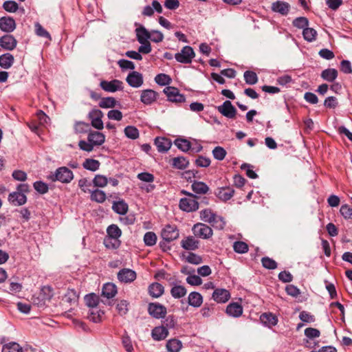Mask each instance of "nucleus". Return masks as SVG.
<instances>
[{
	"label": "nucleus",
	"instance_id": "f257e3e1",
	"mask_svg": "<svg viewBox=\"0 0 352 352\" xmlns=\"http://www.w3.org/2000/svg\"><path fill=\"white\" fill-rule=\"evenodd\" d=\"M187 197L182 198L179 201V208L183 211L190 212L196 211L199 208V203L195 195L186 190L182 191Z\"/></svg>",
	"mask_w": 352,
	"mask_h": 352
},
{
	"label": "nucleus",
	"instance_id": "f03ea898",
	"mask_svg": "<svg viewBox=\"0 0 352 352\" xmlns=\"http://www.w3.org/2000/svg\"><path fill=\"white\" fill-rule=\"evenodd\" d=\"M52 181H59L62 183H69L74 178L72 170L65 166H62L56 169L55 173L50 175Z\"/></svg>",
	"mask_w": 352,
	"mask_h": 352
},
{
	"label": "nucleus",
	"instance_id": "7ed1b4c3",
	"mask_svg": "<svg viewBox=\"0 0 352 352\" xmlns=\"http://www.w3.org/2000/svg\"><path fill=\"white\" fill-rule=\"evenodd\" d=\"M305 338L303 340L304 344L306 347L309 349L315 348L318 343L314 340L320 336V331L312 327H309L305 329Z\"/></svg>",
	"mask_w": 352,
	"mask_h": 352
},
{
	"label": "nucleus",
	"instance_id": "20e7f679",
	"mask_svg": "<svg viewBox=\"0 0 352 352\" xmlns=\"http://www.w3.org/2000/svg\"><path fill=\"white\" fill-rule=\"evenodd\" d=\"M195 56L193 49L188 45L184 47L182 50L175 55L176 60L181 63L188 64Z\"/></svg>",
	"mask_w": 352,
	"mask_h": 352
},
{
	"label": "nucleus",
	"instance_id": "39448f33",
	"mask_svg": "<svg viewBox=\"0 0 352 352\" xmlns=\"http://www.w3.org/2000/svg\"><path fill=\"white\" fill-rule=\"evenodd\" d=\"M192 230L195 236L204 239L210 238L213 234L211 228L202 223H197L195 224Z\"/></svg>",
	"mask_w": 352,
	"mask_h": 352
},
{
	"label": "nucleus",
	"instance_id": "423d86ee",
	"mask_svg": "<svg viewBox=\"0 0 352 352\" xmlns=\"http://www.w3.org/2000/svg\"><path fill=\"white\" fill-rule=\"evenodd\" d=\"M89 118L91 120V126L98 130H101L104 127L102 118L103 113L97 109H92L89 113Z\"/></svg>",
	"mask_w": 352,
	"mask_h": 352
},
{
	"label": "nucleus",
	"instance_id": "0eeeda50",
	"mask_svg": "<svg viewBox=\"0 0 352 352\" xmlns=\"http://www.w3.org/2000/svg\"><path fill=\"white\" fill-rule=\"evenodd\" d=\"M162 239L168 242L174 241L179 237V230L175 226L166 225L161 233Z\"/></svg>",
	"mask_w": 352,
	"mask_h": 352
},
{
	"label": "nucleus",
	"instance_id": "6e6552de",
	"mask_svg": "<svg viewBox=\"0 0 352 352\" xmlns=\"http://www.w3.org/2000/svg\"><path fill=\"white\" fill-rule=\"evenodd\" d=\"M164 92L170 102L180 103L185 101L184 96L181 94L175 87H167L164 89Z\"/></svg>",
	"mask_w": 352,
	"mask_h": 352
},
{
	"label": "nucleus",
	"instance_id": "1a4fd4ad",
	"mask_svg": "<svg viewBox=\"0 0 352 352\" xmlns=\"http://www.w3.org/2000/svg\"><path fill=\"white\" fill-rule=\"evenodd\" d=\"M122 84L120 80L115 79L111 81L102 80L100 86L105 91L116 92L123 89Z\"/></svg>",
	"mask_w": 352,
	"mask_h": 352
},
{
	"label": "nucleus",
	"instance_id": "9d476101",
	"mask_svg": "<svg viewBox=\"0 0 352 352\" xmlns=\"http://www.w3.org/2000/svg\"><path fill=\"white\" fill-rule=\"evenodd\" d=\"M217 109L219 113L228 118H234L236 114L235 107L229 100L225 101L222 105L217 107Z\"/></svg>",
	"mask_w": 352,
	"mask_h": 352
},
{
	"label": "nucleus",
	"instance_id": "9b49d317",
	"mask_svg": "<svg viewBox=\"0 0 352 352\" xmlns=\"http://www.w3.org/2000/svg\"><path fill=\"white\" fill-rule=\"evenodd\" d=\"M148 311L155 318H164L166 314V308L159 303H150Z\"/></svg>",
	"mask_w": 352,
	"mask_h": 352
},
{
	"label": "nucleus",
	"instance_id": "f8f14e48",
	"mask_svg": "<svg viewBox=\"0 0 352 352\" xmlns=\"http://www.w3.org/2000/svg\"><path fill=\"white\" fill-rule=\"evenodd\" d=\"M127 83L135 88L141 87L144 82L142 74L133 71L129 74L126 79Z\"/></svg>",
	"mask_w": 352,
	"mask_h": 352
},
{
	"label": "nucleus",
	"instance_id": "ddd939ff",
	"mask_svg": "<svg viewBox=\"0 0 352 352\" xmlns=\"http://www.w3.org/2000/svg\"><path fill=\"white\" fill-rule=\"evenodd\" d=\"M16 40L10 34H6L0 38V46L6 50H13L16 47Z\"/></svg>",
	"mask_w": 352,
	"mask_h": 352
},
{
	"label": "nucleus",
	"instance_id": "4468645a",
	"mask_svg": "<svg viewBox=\"0 0 352 352\" xmlns=\"http://www.w3.org/2000/svg\"><path fill=\"white\" fill-rule=\"evenodd\" d=\"M136 276L135 272L128 268L121 270L118 274L119 280L124 283L133 282L136 278Z\"/></svg>",
	"mask_w": 352,
	"mask_h": 352
},
{
	"label": "nucleus",
	"instance_id": "2eb2a0df",
	"mask_svg": "<svg viewBox=\"0 0 352 352\" xmlns=\"http://www.w3.org/2000/svg\"><path fill=\"white\" fill-rule=\"evenodd\" d=\"M157 93L153 89L142 90L140 95V100L146 105L153 104L157 98Z\"/></svg>",
	"mask_w": 352,
	"mask_h": 352
},
{
	"label": "nucleus",
	"instance_id": "dca6fc26",
	"mask_svg": "<svg viewBox=\"0 0 352 352\" xmlns=\"http://www.w3.org/2000/svg\"><path fill=\"white\" fill-rule=\"evenodd\" d=\"M230 298V292L226 289H216L212 294L213 300L218 303H224L227 302Z\"/></svg>",
	"mask_w": 352,
	"mask_h": 352
},
{
	"label": "nucleus",
	"instance_id": "f3484780",
	"mask_svg": "<svg viewBox=\"0 0 352 352\" xmlns=\"http://www.w3.org/2000/svg\"><path fill=\"white\" fill-rule=\"evenodd\" d=\"M8 201L15 206H19L25 204L27 201L26 195L20 192H11L8 196Z\"/></svg>",
	"mask_w": 352,
	"mask_h": 352
},
{
	"label": "nucleus",
	"instance_id": "a211bd4d",
	"mask_svg": "<svg viewBox=\"0 0 352 352\" xmlns=\"http://www.w3.org/2000/svg\"><path fill=\"white\" fill-rule=\"evenodd\" d=\"M234 194V190L230 187H222L217 189L216 196L221 201L230 200Z\"/></svg>",
	"mask_w": 352,
	"mask_h": 352
},
{
	"label": "nucleus",
	"instance_id": "6ab92c4d",
	"mask_svg": "<svg viewBox=\"0 0 352 352\" xmlns=\"http://www.w3.org/2000/svg\"><path fill=\"white\" fill-rule=\"evenodd\" d=\"M16 28L14 20L11 17H1L0 19V29L5 32H11Z\"/></svg>",
	"mask_w": 352,
	"mask_h": 352
},
{
	"label": "nucleus",
	"instance_id": "aec40b11",
	"mask_svg": "<svg viewBox=\"0 0 352 352\" xmlns=\"http://www.w3.org/2000/svg\"><path fill=\"white\" fill-rule=\"evenodd\" d=\"M87 140L91 142L93 146H100L104 142L105 136L100 132L91 131L88 134Z\"/></svg>",
	"mask_w": 352,
	"mask_h": 352
},
{
	"label": "nucleus",
	"instance_id": "412c9836",
	"mask_svg": "<svg viewBox=\"0 0 352 352\" xmlns=\"http://www.w3.org/2000/svg\"><path fill=\"white\" fill-rule=\"evenodd\" d=\"M289 8L290 6L288 3L281 1H277L272 5V10L282 15H287L289 12Z\"/></svg>",
	"mask_w": 352,
	"mask_h": 352
},
{
	"label": "nucleus",
	"instance_id": "4be33fe9",
	"mask_svg": "<svg viewBox=\"0 0 352 352\" xmlns=\"http://www.w3.org/2000/svg\"><path fill=\"white\" fill-rule=\"evenodd\" d=\"M151 336L155 340H162L168 336V331L164 326L156 327L152 330Z\"/></svg>",
	"mask_w": 352,
	"mask_h": 352
},
{
	"label": "nucleus",
	"instance_id": "5701e85b",
	"mask_svg": "<svg viewBox=\"0 0 352 352\" xmlns=\"http://www.w3.org/2000/svg\"><path fill=\"white\" fill-rule=\"evenodd\" d=\"M78 296L74 289H67L62 297V302L69 303L70 305H74L77 303Z\"/></svg>",
	"mask_w": 352,
	"mask_h": 352
},
{
	"label": "nucleus",
	"instance_id": "b1692460",
	"mask_svg": "<svg viewBox=\"0 0 352 352\" xmlns=\"http://www.w3.org/2000/svg\"><path fill=\"white\" fill-rule=\"evenodd\" d=\"M155 144L159 152H166L168 151L171 146V142L165 138H156Z\"/></svg>",
	"mask_w": 352,
	"mask_h": 352
},
{
	"label": "nucleus",
	"instance_id": "393cba45",
	"mask_svg": "<svg viewBox=\"0 0 352 352\" xmlns=\"http://www.w3.org/2000/svg\"><path fill=\"white\" fill-rule=\"evenodd\" d=\"M226 313L232 317H239L243 314V307L238 302H232L227 306Z\"/></svg>",
	"mask_w": 352,
	"mask_h": 352
},
{
	"label": "nucleus",
	"instance_id": "a878e982",
	"mask_svg": "<svg viewBox=\"0 0 352 352\" xmlns=\"http://www.w3.org/2000/svg\"><path fill=\"white\" fill-rule=\"evenodd\" d=\"M182 247L187 250H194L198 248L199 241L193 236H188L181 241Z\"/></svg>",
	"mask_w": 352,
	"mask_h": 352
},
{
	"label": "nucleus",
	"instance_id": "bb28decb",
	"mask_svg": "<svg viewBox=\"0 0 352 352\" xmlns=\"http://www.w3.org/2000/svg\"><path fill=\"white\" fill-rule=\"evenodd\" d=\"M188 304L194 307H199L203 302L202 296L196 292H192L188 295Z\"/></svg>",
	"mask_w": 352,
	"mask_h": 352
},
{
	"label": "nucleus",
	"instance_id": "cd10ccee",
	"mask_svg": "<svg viewBox=\"0 0 352 352\" xmlns=\"http://www.w3.org/2000/svg\"><path fill=\"white\" fill-rule=\"evenodd\" d=\"M102 296L107 298H111L117 294V288L115 284L108 283L104 285L102 290Z\"/></svg>",
	"mask_w": 352,
	"mask_h": 352
},
{
	"label": "nucleus",
	"instance_id": "c85d7f7f",
	"mask_svg": "<svg viewBox=\"0 0 352 352\" xmlns=\"http://www.w3.org/2000/svg\"><path fill=\"white\" fill-rule=\"evenodd\" d=\"M14 61V56L10 54L6 53L0 56V67L8 69L12 67Z\"/></svg>",
	"mask_w": 352,
	"mask_h": 352
},
{
	"label": "nucleus",
	"instance_id": "c756f323",
	"mask_svg": "<svg viewBox=\"0 0 352 352\" xmlns=\"http://www.w3.org/2000/svg\"><path fill=\"white\" fill-rule=\"evenodd\" d=\"M137 39L140 43H145L150 38V33L145 28L141 26L136 29Z\"/></svg>",
	"mask_w": 352,
	"mask_h": 352
},
{
	"label": "nucleus",
	"instance_id": "7c9ffc66",
	"mask_svg": "<svg viewBox=\"0 0 352 352\" xmlns=\"http://www.w3.org/2000/svg\"><path fill=\"white\" fill-rule=\"evenodd\" d=\"M168 352H179L182 347V343L177 339H170L166 344Z\"/></svg>",
	"mask_w": 352,
	"mask_h": 352
},
{
	"label": "nucleus",
	"instance_id": "2f4dec72",
	"mask_svg": "<svg viewBox=\"0 0 352 352\" xmlns=\"http://www.w3.org/2000/svg\"><path fill=\"white\" fill-rule=\"evenodd\" d=\"M148 292L151 296L158 298L163 294L164 287L158 283H153L148 287Z\"/></svg>",
	"mask_w": 352,
	"mask_h": 352
},
{
	"label": "nucleus",
	"instance_id": "473e14b6",
	"mask_svg": "<svg viewBox=\"0 0 352 352\" xmlns=\"http://www.w3.org/2000/svg\"><path fill=\"white\" fill-rule=\"evenodd\" d=\"M192 190L197 194H206L209 190L208 186L202 182H194L192 184Z\"/></svg>",
	"mask_w": 352,
	"mask_h": 352
},
{
	"label": "nucleus",
	"instance_id": "72a5a7b5",
	"mask_svg": "<svg viewBox=\"0 0 352 352\" xmlns=\"http://www.w3.org/2000/svg\"><path fill=\"white\" fill-rule=\"evenodd\" d=\"M112 209L120 214H124L128 211V205L124 201H115L113 204Z\"/></svg>",
	"mask_w": 352,
	"mask_h": 352
},
{
	"label": "nucleus",
	"instance_id": "f704fd0d",
	"mask_svg": "<svg viewBox=\"0 0 352 352\" xmlns=\"http://www.w3.org/2000/svg\"><path fill=\"white\" fill-rule=\"evenodd\" d=\"M338 76V72L336 69H327L322 71L321 77L329 82H333Z\"/></svg>",
	"mask_w": 352,
	"mask_h": 352
},
{
	"label": "nucleus",
	"instance_id": "c9c22d12",
	"mask_svg": "<svg viewBox=\"0 0 352 352\" xmlns=\"http://www.w3.org/2000/svg\"><path fill=\"white\" fill-rule=\"evenodd\" d=\"M261 320L267 326H274L277 323L276 317L271 313H265L261 316Z\"/></svg>",
	"mask_w": 352,
	"mask_h": 352
},
{
	"label": "nucleus",
	"instance_id": "e433bc0d",
	"mask_svg": "<svg viewBox=\"0 0 352 352\" xmlns=\"http://www.w3.org/2000/svg\"><path fill=\"white\" fill-rule=\"evenodd\" d=\"M187 293L186 289L182 285H175L170 289V294L175 298L184 297Z\"/></svg>",
	"mask_w": 352,
	"mask_h": 352
},
{
	"label": "nucleus",
	"instance_id": "4c0bfd02",
	"mask_svg": "<svg viewBox=\"0 0 352 352\" xmlns=\"http://www.w3.org/2000/svg\"><path fill=\"white\" fill-rule=\"evenodd\" d=\"M303 38L308 42H313L316 39L317 32L314 28L307 27L302 31Z\"/></svg>",
	"mask_w": 352,
	"mask_h": 352
},
{
	"label": "nucleus",
	"instance_id": "58836bf2",
	"mask_svg": "<svg viewBox=\"0 0 352 352\" xmlns=\"http://www.w3.org/2000/svg\"><path fill=\"white\" fill-rule=\"evenodd\" d=\"M117 101L113 97H106L101 98L98 105L103 109L113 108L116 107Z\"/></svg>",
	"mask_w": 352,
	"mask_h": 352
},
{
	"label": "nucleus",
	"instance_id": "ea45409f",
	"mask_svg": "<svg viewBox=\"0 0 352 352\" xmlns=\"http://www.w3.org/2000/svg\"><path fill=\"white\" fill-rule=\"evenodd\" d=\"M91 199L98 203H103L106 199V194L104 191L96 189L91 191Z\"/></svg>",
	"mask_w": 352,
	"mask_h": 352
},
{
	"label": "nucleus",
	"instance_id": "a19ab883",
	"mask_svg": "<svg viewBox=\"0 0 352 352\" xmlns=\"http://www.w3.org/2000/svg\"><path fill=\"white\" fill-rule=\"evenodd\" d=\"M174 144L179 150L184 152H187L191 147L190 142L186 139H176Z\"/></svg>",
	"mask_w": 352,
	"mask_h": 352
},
{
	"label": "nucleus",
	"instance_id": "79ce46f5",
	"mask_svg": "<svg viewBox=\"0 0 352 352\" xmlns=\"http://www.w3.org/2000/svg\"><path fill=\"white\" fill-rule=\"evenodd\" d=\"M100 162L99 161L94 159H87L82 166L83 167L91 171H96L100 167Z\"/></svg>",
	"mask_w": 352,
	"mask_h": 352
},
{
	"label": "nucleus",
	"instance_id": "37998d69",
	"mask_svg": "<svg viewBox=\"0 0 352 352\" xmlns=\"http://www.w3.org/2000/svg\"><path fill=\"white\" fill-rule=\"evenodd\" d=\"M2 352H22V347L18 343L11 342L3 346Z\"/></svg>",
	"mask_w": 352,
	"mask_h": 352
},
{
	"label": "nucleus",
	"instance_id": "c03bdc74",
	"mask_svg": "<svg viewBox=\"0 0 352 352\" xmlns=\"http://www.w3.org/2000/svg\"><path fill=\"white\" fill-rule=\"evenodd\" d=\"M107 236L108 237H113L116 239H119L121 236L122 231L118 228V226L115 224H112L109 226L107 229Z\"/></svg>",
	"mask_w": 352,
	"mask_h": 352
},
{
	"label": "nucleus",
	"instance_id": "a18cd8bd",
	"mask_svg": "<svg viewBox=\"0 0 352 352\" xmlns=\"http://www.w3.org/2000/svg\"><path fill=\"white\" fill-rule=\"evenodd\" d=\"M104 245L109 249H116L120 245L119 239L106 236L104 239Z\"/></svg>",
	"mask_w": 352,
	"mask_h": 352
},
{
	"label": "nucleus",
	"instance_id": "49530a36",
	"mask_svg": "<svg viewBox=\"0 0 352 352\" xmlns=\"http://www.w3.org/2000/svg\"><path fill=\"white\" fill-rule=\"evenodd\" d=\"M216 215L210 209H205L200 212L201 219L209 223L212 222V220H214Z\"/></svg>",
	"mask_w": 352,
	"mask_h": 352
},
{
	"label": "nucleus",
	"instance_id": "de8ad7c7",
	"mask_svg": "<svg viewBox=\"0 0 352 352\" xmlns=\"http://www.w3.org/2000/svg\"><path fill=\"white\" fill-rule=\"evenodd\" d=\"M173 165L179 169H184L188 165V161L184 157H175L173 160Z\"/></svg>",
	"mask_w": 352,
	"mask_h": 352
},
{
	"label": "nucleus",
	"instance_id": "09e8293b",
	"mask_svg": "<svg viewBox=\"0 0 352 352\" xmlns=\"http://www.w3.org/2000/svg\"><path fill=\"white\" fill-rule=\"evenodd\" d=\"M244 79L247 84L248 85H254L258 81V77L255 72L252 71H246L244 73Z\"/></svg>",
	"mask_w": 352,
	"mask_h": 352
},
{
	"label": "nucleus",
	"instance_id": "8fccbe9b",
	"mask_svg": "<svg viewBox=\"0 0 352 352\" xmlns=\"http://www.w3.org/2000/svg\"><path fill=\"white\" fill-rule=\"evenodd\" d=\"M85 301L88 307L94 308L98 304V297L94 294H87L85 296Z\"/></svg>",
	"mask_w": 352,
	"mask_h": 352
},
{
	"label": "nucleus",
	"instance_id": "3c124183",
	"mask_svg": "<svg viewBox=\"0 0 352 352\" xmlns=\"http://www.w3.org/2000/svg\"><path fill=\"white\" fill-rule=\"evenodd\" d=\"M125 135L132 140H135L139 137V131L137 128L133 126H127L124 129Z\"/></svg>",
	"mask_w": 352,
	"mask_h": 352
},
{
	"label": "nucleus",
	"instance_id": "603ef678",
	"mask_svg": "<svg viewBox=\"0 0 352 352\" xmlns=\"http://www.w3.org/2000/svg\"><path fill=\"white\" fill-rule=\"evenodd\" d=\"M144 241L146 245L153 246L156 243L157 236L153 232H147L144 236Z\"/></svg>",
	"mask_w": 352,
	"mask_h": 352
},
{
	"label": "nucleus",
	"instance_id": "864d4df0",
	"mask_svg": "<svg viewBox=\"0 0 352 352\" xmlns=\"http://www.w3.org/2000/svg\"><path fill=\"white\" fill-rule=\"evenodd\" d=\"M93 183L95 186L103 188L107 186L108 179L102 175H96L93 179Z\"/></svg>",
	"mask_w": 352,
	"mask_h": 352
},
{
	"label": "nucleus",
	"instance_id": "5fc2aeb1",
	"mask_svg": "<svg viewBox=\"0 0 352 352\" xmlns=\"http://www.w3.org/2000/svg\"><path fill=\"white\" fill-rule=\"evenodd\" d=\"M35 32L38 36L46 38L50 41L52 39L50 33L39 23H35Z\"/></svg>",
	"mask_w": 352,
	"mask_h": 352
},
{
	"label": "nucleus",
	"instance_id": "6e6d98bb",
	"mask_svg": "<svg viewBox=\"0 0 352 352\" xmlns=\"http://www.w3.org/2000/svg\"><path fill=\"white\" fill-rule=\"evenodd\" d=\"M293 25L298 28L304 30L308 26L309 21L304 16L297 17L293 21Z\"/></svg>",
	"mask_w": 352,
	"mask_h": 352
},
{
	"label": "nucleus",
	"instance_id": "4d7b16f0",
	"mask_svg": "<svg viewBox=\"0 0 352 352\" xmlns=\"http://www.w3.org/2000/svg\"><path fill=\"white\" fill-rule=\"evenodd\" d=\"M234 250L239 254H243L248 251V245L243 241H236L233 245Z\"/></svg>",
	"mask_w": 352,
	"mask_h": 352
},
{
	"label": "nucleus",
	"instance_id": "13d9d810",
	"mask_svg": "<svg viewBox=\"0 0 352 352\" xmlns=\"http://www.w3.org/2000/svg\"><path fill=\"white\" fill-rule=\"evenodd\" d=\"M155 81L160 85H167L170 83L171 79L165 74H160L155 76Z\"/></svg>",
	"mask_w": 352,
	"mask_h": 352
},
{
	"label": "nucleus",
	"instance_id": "bf43d9fd",
	"mask_svg": "<svg viewBox=\"0 0 352 352\" xmlns=\"http://www.w3.org/2000/svg\"><path fill=\"white\" fill-rule=\"evenodd\" d=\"M53 296V292L50 287L45 286L41 289L40 297L43 300H50Z\"/></svg>",
	"mask_w": 352,
	"mask_h": 352
},
{
	"label": "nucleus",
	"instance_id": "052dcab7",
	"mask_svg": "<svg viewBox=\"0 0 352 352\" xmlns=\"http://www.w3.org/2000/svg\"><path fill=\"white\" fill-rule=\"evenodd\" d=\"M212 226L218 230L223 229L226 222L223 218L221 216L216 215L214 218V220H212V222L210 223Z\"/></svg>",
	"mask_w": 352,
	"mask_h": 352
},
{
	"label": "nucleus",
	"instance_id": "680f3d73",
	"mask_svg": "<svg viewBox=\"0 0 352 352\" xmlns=\"http://www.w3.org/2000/svg\"><path fill=\"white\" fill-rule=\"evenodd\" d=\"M261 263L263 266L266 269L274 270L277 267L276 262L269 257H263L261 259Z\"/></svg>",
	"mask_w": 352,
	"mask_h": 352
},
{
	"label": "nucleus",
	"instance_id": "e2e57ef3",
	"mask_svg": "<svg viewBox=\"0 0 352 352\" xmlns=\"http://www.w3.org/2000/svg\"><path fill=\"white\" fill-rule=\"evenodd\" d=\"M212 154L216 160H223L226 155V151L223 147L216 146L212 151Z\"/></svg>",
	"mask_w": 352,
	"mask_h": 352
},
{
	"label": "nucleus",
	"instance_id": "0e129e2a",
	"mask_svg": "<svg viewBox=\"0 0 352 352\" xmlns=\"http://www.w3.org/2000/svg\"><path fill=\"white\" fill-rule=\"evenodd\" d=\"M128 302L124 300H120L116 305V309L121 316L125 315L128 311Z\"/></svg>",
	"mask_w": 352,
	"mask_h": 352
},
{
	"label": "nucleus",
	"instance_id": "69168bd1",
	"mask_svg": "<svg viewBox=\"0 0 352 352\" xmlns=\"http://www.w3.org/2000/svg\"><path fill=\"white\" fill-rule=\"evenodd\" d=\"M3 8L8 12H14L18 9V4L14 1H6L3 3Z\"/></svg>",
	"mask_w": 352,
	"mask_h": 352
},
{
	"label": "nucleus",
	"instance_id": "338daca9",
	"mask_svg": "<svg viewBox=\"0 0 352 352\" xmlns=\"http://www.w3.org/2000/svg\"><path fill=\"white\" fill-rule=\"evenodd\" d=\"M153 42L160 43L164 39L163 34L157 30H153L150 33V38Z\"/></svg>",
	"mask_w": 352,
	"mask_h": 352
},
{
	"label": "nucleus",
	"instance_id": "774afa93",
	"mask_svg": "<svg viewBox=\"0 0 352 352\" xmlns=\"http://www.w3.org/2000/svg\"><path fill=\"white\" fill-rule=\"evenodd\" d=\"M340 212L345 219H349L352 217V208L349 207L346 204L342 205L341 206Z\"/></svg>",
	"mask_w": 352,
	"mask_h": 352
}]
</instances>
